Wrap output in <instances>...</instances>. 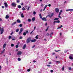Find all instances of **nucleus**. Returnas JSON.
<instances>
[{"label": "nucleus", "mask_w": 73, "mask_h": 73, "mask_svg": "<svg viewBox=\"0 0 73 73\" xmlns=\"http://www.w3.org/2000/svg\"><path fill=\"white\" fill-rule=\"evenodd\" d=\"M69 58L70 60H73V54H70L69 55Z\"/></svg>", "instance_id": "obj_1"}, {"label": "nucleus", "mask_w": 73, "mask_h": 73, "mask_svg": "<svg viewBox=\"0 0 73 73\" xmlns=\"http://www.w3.org/2000/svg\"><path fill=\"white\" fill-rule=\"evenodd\" d=\"M31 37H29L27 39V44H28V43H29V42H31Z\"/></svg>", "instance_id": "obj_2"}, {"label": "nucleus", "mask_w": 73, "mask_h": 73, "mask_svg": "<svg viewBox=\"0 0 73 73\" xmlns=\"http://www.w3.org/2000/svg\"><path fill=\"white\" fill-rule=\"evenodd\" d=\"M21 54H22V52L20 51H18L17 53V55L18 56H20L21 55Z\"/></svg>", "instance_id": "obj_3"}, {"label": "nucleus", "mask_w": 73, "mask_h": 73, "mask_svg": "<svg viewBox=\"0 0 73 73\" xmlns=\"http://www.w3.org/2000/svg\"><path fill=\"white\" fill-rule=\"evenodd\" d=\"M62 10H60L58 15L59 17V18H60V19H61V16H60V15H61V13H62Z\"/></svg>", "instance_id": "obj_4"}, {"label": "nucleus", "mask_w": 73, "mask_h": 73, "mask_svg": "<svg viewBox=\"0 0 73 73\" xmlns=\"http://www.w3.org/2000/svg\"><path fill=\"white\" fill-rule=\"evenodd\" d=\"M55 11L56 13L59 12V9L58 8H56L55 9Z\"/></svg>", "instance_id": "obj_5"}, {"label": "nucleus", "mask_w": 73, "mask_h": 73, "mask_svg": "<svg viewBox=\"0 0 73 73\" xmlns=\"http://www.w3.org/2000/svg\"><path fill=\"white\" fill-rule=\"evenodd\" d=\"M23 28H21L20 29V31L19 33V35H20L21 32H23Z\"/></svg>", "instance_id": "obj_6"}, {"label": "nucleus", "mask_w": 73, "mask_h": 73, "mask_svg": "<svg viewBox=\"0 0 73 73\" xmlns=\"http://www.w3.org/2000/svg\"><path fill=\"white\" fill-rule=\"evenodd\" d=\"M66 12H68L69 11H73V9H68L66 10Z\"/></svg>", "instance_id": "obj_7"}, {"label": "nucleus", "mask_w": 73, "mask_h": 73, "mask_svg": "<svg viewBox=\"0 0 73 73\" xmlns=\"http://www.w3.org/2000/svg\"><path fill=\"white\" fill-rule=\"evenodd\" d=\"M53 15H54L53 13H52L51 15H48V16L49 17H50V18H51V17H52V16H53Z\"/></svg>", "instance_id": "obj_8"}, {"label": "nucleus", "mask_w": 73, "mask_h": 73, "mask_svg": "<svg viewBox=\"0 0 73 73\" xmlns=\"http://www.w3.org/2000/svg\"><path fill=\"white\" fill-rule=\"evenodd\" d=\"M6 46H7V44H6V43H5L3 46V49L5 48Z\"/></svg>", "instance_id": "obj_9"}, {"label": "nucleus", "mask_w": 73, "mask_h": 73, "mask_svg": "<svg viewBox=\"0 0 73 73\" xmlns=\"http://www.w3.org/2000/svg\"><path fill=\"white\" fill-rule=\"evenodd\" d=\"M4 32V29L2 28L1 29V35L2 34V33H3Z\"/></svg>", "instance_id": "obj_10"}, {"label": "nucleus", "mask_w": 73, "mask_h": 73, "mask_svg": "<svg viewBox=\"0 0 73 73\" xmlns=\"http://www.w3.org/2000/svg\"><path fill=\"white\" fill-rule=\"evenodd\" d=\"M11 5L12 6H14V7H16V4L15 3H13L11 4Z\"/></svg>", "instance_id": "obj_11"}, {"label": "nucleus", "mask_w": 73, "mask_h": 73, "mask_svg": "<svg viewBox=\"0 0 73 73\" xmlns=\"http://www.w3.org/2000/svg\"><path fill=\"white\" fill-rule=\"evenodd\" d=\"M4 4L5 5V7H8V4H7V3H4Z\"/></svg>", "instance_id": "obj_12"}, {"label": "nucleus", "mask_w": 73, "mask_h": 73, "mask_svg": "<svg viewBox=\"0 0 73 73\" xmlns=\"http://www.w3.org/2000/svg\"><path fill=\"white\" fill-rule=\"evenodd\" d=\"M42 20H43L44 21H46V18L45 17H43L42 18Z\"/></svg>", "instance_id": "obj_13"}, {"label": "nucleus", "mask_w": 73, "mask_h": 73, "mask_svg": "<svg viewBox=\"0 0 73 73\" xmlns=\"http://www.w3.org/2000/svg\"><path fill=\"white\" fill-rule=\"evenodd\" d=\"M31 41L32 42H36V39H35L34 40H31Z\"/></svg>", "instance_id": "obj_14"}, {"label": "nucleus", "mask_w": 73, "mask_h": 73, "mask_svg": "<svg viewBox=\"0 0 73 73\" xmlns=\"http://www.w3.org/2000/svg\"><path fill=\"white\" fill-rule=\"evenodd\" d=\"M17 22L18 23H20L21 21L19 19H18L17 21Z\"/></svg>", "instance_id": "obj_15"}, {"label": "nucleus", "mask_w": 73, "mask_h": 73, "mask_svg": "<svg viewBox=\"0 0 73 73\" xmlns=\"http://www.w3.org/2000/svg\"><path fill=\"white\" fill-rule=\"evenodd\" d=\"M26 47V44H25L23 47V49H25V48Z\"/></svg>", "instance_id": "obj_16"}, {"label": "nucleus", "mask_w": 73, "mask_h": 73, "mask_svg": "<svg viewBox=\"0 0 73 73\" xmlns=\"http://www.w3.org/2000/svg\"><path fill=\"white\" fill-rule=\"evenodd\" d=\"M9 18V16L8 15H6V16L5 18L6 19H8Z\"/></svg>", "instance_id": "obj_17"}, {"label": "nucleus", "mask_w": 73, "mask_h": 73, "mask_svg": "<svg viewBox=\"0 0 73 73\" xmlns=\"http://www.w3.org/2000/svg\"><path fill=\"white\" fill-rule=\"evenodd\" d=\"M53 33L52 32L51 33L50 35V36L51 37H52V35H53Z\"/></svg>", "instance_id": "obj_18"}, {"label": "nucleus", "mask_w": 73, "mask_h": 73, "mask_svg": "<svg viewBox=\"0 0 73 73\" xmlns=\"http://www.w3.org/2000/svg\"><path fill=\"white\" fill-rule=\"evenodd\" d=\"M21 17H22V18H23V17H24V15L23 14V13H22V14H21Z\"/></svg>", "instance_id": "obj_19"}, {"label": "nucleus", "mask_w": 73, "mask_h": 73, "mask_svg": "<svg viewBox=\"0 0 73 73\" xmlns=\"http://www.w3.org/2000/svg\"><path fill=\"white\" fill-rule=\"evenodd\" d=\"M15 24H16V22H14V23H13L12 24V25H15Z\"/></svg>", "instance_id": "obj_20"}, {"label": "nucleus", "mask_w": 73, "mask_h": 73, "mask_svg": "<svg viewBox=\"0 0 73 73\" xmlns=\"http://www.w3.org/2000/svg\"><path fill=\"white\" fill-rule=\"evenodd\" d=\"M32 20L33 21H35V17L33 18L32 19Z\"/></svg>", "instance_id": "obj_21"}, {"label": "nucleus", "mask_w": 73, "mask_h": 73, "mask_svg": "<svg viewBox=\"0 0 73 73\" xmlns=\"http://www.w3.org/2000/svg\"><path fill=\"white\" fill-rule=\"evenodd\" d=\"M59 19V18H55L54 19V20H58Z\"/></svg>", "instance_id": "obj_22"}, {"label": "nucleus", "mask_w": 73, "mask_h": 73, "mask_svg": "<svg viewBox=\"0 0 73 73\" xmlns=\"http://www.w3.org/2000/svg\"><path fill=\"white\" fill-rule=\"evenodd\" d=\"M18 8H21V5H18Z\"/></svg>", "instance_id": "obj_23"}, {"label": "nucleus", "mask_w": 73, "mask_h": 73, "mask_svg": "<svg viewBox=\"0 0 73 73\" xmlns=\"http://www.w3.org/2000/svg\"><path fill=\"white\" fill-rule=\"evenodd\" d=\"M18 61H21V59L20 58H18Z\"/></svg>", "instance_id": "obj_24"}, {"label": "nucleus", "mask_w": 73, "mask_h": 73, "mask_svg": "<svg viewBox=\"0 0 73 73\" xmlns=\"http://www.w3.org/2000/svg\"><path fill=\"white\" fill-rule=\"evenodd\" d=\"M38 35L36 36L35 38H36V39H38Z\"/></svg>", "instance_id": "obj_25"}, {"label": "nucleus", "mask_w": 73, "mask_h": 73, "mask_svg": "<svg viewBox=\"0 0 73 73\" xmlns=\"http://www.w3.org/2000/svg\"><path fill=\"white\" fill-rule=\"evenodd\" d=\"M55 52H59V51H61V50H58L57 51H56V50H55Z\"/></svg>", "instance_id": "obj_26"}, {"label": "nucleus", "mask_w": 73, "mask_h": 73, "mask_svg": "<svg viewBox=\"0 0 73 73\" xmlns=\"http://www.w3.org/2000/svg\"><path fill=\"white\" fill-rule=\"evenodd\" d=\"M72 68L71 67H69L68 68V69L69 70H72Z\"/></svg>", "instance_id": "obj_27"}, {"label": "nucleus", "mask_w": 73, "mask_h": 73, "mask_svg": "<svg viewBox=\"0 0 73 73\" xmlns=\"http://www.w3.org/2000/svg\"><path fill=\"white\" fill-rule=\"evenodd\" d=\"M22 10H23V11H25V8H24V7H23L22 8Z\"/></svg>", "instance_id": "obj_28"}, {"label": "nucleus", "mask_w": 73, "mask_h": 73, "mask_svg": "<svg viewBox=\"0 0 73 73\" xmlns=\"http://www.w3.org/2000/svg\"><path fill=\"white\" fill-rule=\"evenodd\" d=\"M19 31V29H17L16 30V32H18Z\"/></svg>", "instance_id": "obj_29"}, {"label": "nucleus", "mask_w": 73, "mask_h": 73, "mask_svg": "<svg viewBox=\"0 0 73 73\" xmlns=\"http://www.w3.org/2000/svg\"><path fill=\"white\" fill-rule=\"evenodd\" d=\"M23 35H24V36H25V35H27V34H26V33H25V32H24V33H23Z\"/></svg>", "instance_id": "obj_30"}, {"label": "nucleus", "mask_w": 73, "mask_h": 73, "mask_svg": "<svg viewBox=\"0 0 73 73\" xmlns=\"http://www.w3.org/2000/svg\"><path fill=\"white\" fill-rule=\"evenodd\" d=\"M12 38V36H9V39H11V38Z\"/></svg>", "instance_id": "obj_31"}, {"label": "nucleus", "mask_w": 73, "mask_h": 73, "mask_svg": "<svg viewBox=\"0 0 73 73\" xmlns=\"http://www.w3.org/2000/svg\"><path fill=\"white\" fill-rule=\"evenodd\" d=\"M5 51V49H4L3 50V51H2L1 53H4V51Z\"/></svg>", "instance_id": "obj_32"}, {"label": "nucleus", "mask_w": 73, "mask_h": 73, "mask_svg": "<svg viewBox=\"0 0 73 73\" xmlns=\"http://www.w3.org/2000/svg\"><path fill=\"white\" fill-rule=\"evenodd\" d=\"M11 46L12 47H13V46H14V44H11Z\"/></svg>", "instance_id": "obj_33"}, {"label": "nucleus", "mask_w": 73, "mask_h": 73, "mask_svg": "<svg viewBox=\"0 0 73 73\" xmlns=\"http://www.w3.org/2000/svg\"><path fill=\"white\" fill-rule=\"evenodd\" d=\"M41 7H43L44 6V5H43L42 4L41 5Z\"/></svg>", "instance_id": "obj_34"}, {"label": "nucleus", "mask_w": 73, "mask_h": 73, "mask_svg": "<svg viewBox=\"0 0 73 73\" xmlns=\"http://www.w3.org/2000/svg\"><path fill=\"white\" fill-rule=\"evenodd\" d=\"M28 21H29V22H31V19H29L28 20Z\"/></svg>", "instance_id": "obj_35"}, {"label": "nucleus", "mask_w": 73, "mask_h": 73, "mask_svg": "<svg viewBox=\"0 0 73 73\" xmlns=\"http://www.w3.org/2000/svg\"><path fill=\"white\" fill-rule=\"evenodd\" d=\"M16 48H18V47H19V46L17 45H16V46H15Z\"/></svg>", "instance_id": "obj_36"}, {"label": "nucleus", "mask_w": 73, "mask_h": 73, "mask_svg": "<svg viewBox=\"0 0 73 73\" xmlns=\"http://www.w3.org/2000/svg\"><path fill=\"white\" fill-rule=\"evenodd\" d=\"M48 7V5H45V7H44V8H46V7Z\"/></svg>", "instance_id": "obj_37"}, {"label": "nucleus", "mask_w": 73, "mask_h": 73, "mask_svg": "<svg viewBox=\"0 0 73 73\" xmlns=\"http://www.w3.org/2000/svg\"><path fill=\"white\" fill-rule=\"evenodd\" d=\"M57 23H60V21L59 20L57 21Z\"/></svg>", "instance_id": "obj_38"}, {"label": "nucleus", "mask_w": 73, "mask_h": 73, "mask_svg": "<svg viewBox=\"0 0 73 73\" xmlns=\"http://www.w3.org/2000/svg\"><path fill=\"white\" fill-rule=\"evenodd\" d=\"M48 64H52V62H48Z\"/></svg>", "instance_id": "obj_39"}, {"label": "nucleus", "mask_w": 73, "mask_h": 73, "mask_svg": "<svg viewBox=\"0 0 73 73\" xmlns=\"http://www.w3.org/2000/svg\"><path fill=\"white\" fill-rule=\"evenodd\" d=\"M20 39H22L23 38V37L21 36H20L19 38Z\"/></svg>", "instance_id": "obj_40"}, {"label": "nucleus", "mask_w": 73, "mask_h": 73, "mask_svg": "<svg viewBox=\"0 0 73 73\" xmlns=\"http://www.w3.org/2000/svg\"><path fill=\"white\" fill-rule=\"evenodd\" d=\"M20 2V0H17V3H19Z\"/></svg>", "instance_id": "obj_41"}, {"label": "nucleus", "mask_w": 73, "mask_h": 73, "mask_svg": "<svg viewBox=\"0 0 73 73\" xmlns=\"http://www.w3.org/2000/svg\"><path fill=\"white\" fill-rule=\"evenodd\" d=\"M56 62H57V63H58V64H60V62L58 61H56Z\"/></svg>", "instance_id": "obj_42"}, {"label": "nucleus", "mask_w": 73, "mask_h": 73, "mask_svg": "<svg viewBox=\"0 0 73 73\" xmlns=\"http://www.w3.org/2000/svg\"><path fill=\"white\" fill-rule=\"evenodd\" d=\"M23 25H22V24H20V25H19V26L20 27H22Z\"/></svg>", "instance_id": "obj_43"}, {"label": "nucleus", "mask_w": 73, "mask_h": 73, "mask_svg": "<svg viewBox=\"0 0 73 73\" xmlns=\"http://www.w3.org/2000/svg\"><path fill=\"white\" fill-rule=\"evenodd\" d=\"M64 66H63V67H62V69L63 70H64Z\"/></svg>", "instance_id": "obj_44"}, {"label": "nucleus", "mask_w": 73, "mask_h": 73, "mask_svg": "<svg viewBox=\"0 0 73 73\" xmlns=\"http://www.w3.org/2000/svg\"><path fill=\"white\" fill-rule=\"evenodd\" d=\"M27 71L28 72H30V71H31V70H30V69H28L27 70Z\"/></svg>", "instance_id": "obj_45"}, {"label": "nucleus", "mask_w": 73, "mask_h": 73, "mask_svg": "<svg viewBox=\"0 0 73 73\" xmlns=\"http://www.w3.org/2000/svg\"><path fill=\"white\" fill-rule=\"evenodd\" d=\"M61 27H58L57 29H61Z\"/></svg>", "instance_id": "obj_46"}, {"label": "nucleus", "mask_w": 73, "mask_h": 73, "mask_svg": "<svg viewBox=\"0 0 73 73\" xmlns=\"http://www.w3.org/2000/svg\"><path fill=\"white\" fill-rule=\"evenodd\" d=\"M36 12L34 11L33 12V15H35L36 14Z\"/></svg>", "instance_id": "obj_47"}, {"label": "nucleus", "mask_w": 73, "mask_h": 73, "mask_svg": "<svg viewBox=\"0 0 73 73\" xmlns=\"http://www.w3.org/2000/svg\"><path fill=\"white\" fill-rule=\"evenodd\" d=\"M36 28V26H35L34 27V30H35Z\"/></svg>", "instance_id": "obj_48"}, {"label": "nucleus", "mask_w": 73, "mask_h": 73, "mask_svg": "<svg viewBox=\"0 0 73 73\" xmlns=\"http://www.w3.org/2000/svg\"><path fill=\"white\" fill-rule=\"evenodd\" d=\"M48 30V27L47 28V29L46 30V32Z\"/></svg>", "instance_id": "obj_49"}, {"label": "nucleus", "mask_w": 73, "mask_h": 73, "mask_svg": "<svg viewBox=\"0 0 73 73\" xmlns=\"http://www.w3.org/2000/svg\"><path fill=\"white\" fill-rule=\"evenodd\" d=\"M50 72L51 73H53V71L52 70H51Z\"/></svg>", "instance_id": "obj_50"}, {"label": "nucleus", "mask_w": 73, "mask_h": 73, "mask_svg": "<svg viewBox=\"0 0 73 73\" xmlns=\"http://www.w3.org/2000/svg\"><path fill=\"white\" fill-rule=\"evenodd\" d=\"M57 23V21H54V23Z\"/></svg>", "instance_id": "obj_51"}, {"label": "nucleus", "mask_w": 73, "mask_h": 73, "mask_svg": "<svg viewBox=\"0 0 73 73\" xmlns=\"http://www.w3.org/2000/svg\"><path fill=\"white\" fill-rule=\"evenodd\" d=\"M35 45H34V46L32 47V48H35Z\"/></svg>", "instance_id": "obj_52"}, {"label": "nucleus", "mask_w": 73, "mask_h": 73, "mask_svg": "<svg viewBox=\"0 0 73 73\" xmlns=\"http://www.w3.org/2000/svg\"><path fill=\"white\" fill-rule=\"evenodd\" d=\"M48 7H50V6H51V5L50 4H49L48 5Z\"/></svg>", "instance_id": "obj_53"}, {"label": "nucleus", "mask_w": 73, "mask_h": 73, "mask_svg": "<svg viewBox=\"0 0 73 73\" xmlns=\"http://www.w3.org/2000/svg\"><path fill=\"white\" fill-rule=\"evenodd\" d=\"M30 7H29L27 9V11H28V10H29V8H30Z\"/></svg>", "instance_id": "obj_54"}, {"label": "nucleus", "mask_w": 73, "mask_h": 73, "mask_svg": "<svg viewBox=\"0 0 73 73\" xmlns=\"http://www.w3.org/2000/svg\"><path fill=\"white\" fill-rule=\"evenodd\" d=\"M46 8H45V7H44V9L43 10V11H44L45 10Z\"/></svg>", "instance_id": "obj_55"}, {"label": "nucleus", "mask_w": 73, "mask_h": 73, "mask_svg": "<svg viewBox=\"0 0 73 73\" xmlns=\"http://www.w3.org/2000/svg\"><path fill=\"white\" fill-rule=\"evenodd\" d=\"M26 33H28V31H26Z\"/></svg>", "instance_id": "obj_56"}, {"label": "nucleus", "mask_w": 73, "mask_h": 73, "mask_svg": "<svg viewBox=\"0 0 73 73\" xmlns=\"http://www.w3.org/2000/svg\"><path fill=\"white\" fill-rule=\"evenodd\" d=\"M46 35L47 36H49V33H47Z\"/></svg>", "instance_id": "obj_57"}, {"label": "nucleus", "mask_w": 73, "mask_h": 73, "mask_svg": "<svg viewBox=\"0 0 73 73\" xmlns=\"http://www.w3.org/2000/svg\"><path fill=\"white\" fill-rule=\"evenodd\" d=\"M21 5H24V3H22L21 4Z\"/></svg>", "instance_id": "obj_58"}, {"label": "nucleus", "mask_w": 73, "mask_h": 73, "mask_svg": "<svg viewBox=\"0 0 73 73\" xmlns=\"http://www.w3.org/2000/svg\"><path fill=\"white\" fill-rule=\"evenodd\" d=\"M13 32H12L11 33V34H10L11 35H12V34H13Z\"/></svg>", "instance_id": "obj_59"}, {"label": "nucleus", "mask_w": 73, "mask_h": 73, "mask_svg": "<svg viewBox=\"0 0 73 73\" xmlns=\"http://www.w3.org/2000/svg\"><path fill=\"white\" fill-rule=\"evenodd\" d=\"M54 54H55V53L53 52V53H52V55H54Z\"/></svg>", "instance_id": "obj_60"}, {"label": "nucleus", "mask_w": 73, "mask_h": 73, "mask_svg": "<svg viewBox=\"0 0 73 73\" xmlns=\"http://www.w3.org/2000/svg\"><path fill=\"white\" fill-rule=\"evenodd\" d=\"M47 24H48V23H46V24H45L46 26V25H47Z\"/></svg>", "instance_id": "obj_61"}, {"label": "nucleus", "mask_w": 73, "mask_h": 73, "mask_svg": "<svg viewBox=\"0 0 73 73\" xmlns=\"http://www.w3.org/2000/svg\"><path fill=\"white\" fill-rule=\"evenodd\" d=\"M2 8H3V9L4 8V6H2Z\"/></svg>", "instance_id": "obj_62"}, {"label": "nucleus", "mask_w": 73, "mask_h": 73, "mask_svg": "<svg viewBox=\"0 0 73 73\" xmlns=\"http://www.w3.org/2000/svg\"><path fill=\"white\" fill-rule=\"evenodd\" d=\"M2 21V19H1L0 18V21Z\"/></svg>", "instance_id": "obj_63"}, {"label": "nucleus", "mask_w": 73, "mask_h": 73, "mask_svg": "<svg viewBox=\"0 0 73 73\" xmlns=\"http://www.w3.org/2000/svg\"><path fill=\"white\" fill-rule=\"evenodd\" d=\"M12 40H15V39L12 38Z\"/></svg>", "instance_id": "obj_64"}]
</instances>
